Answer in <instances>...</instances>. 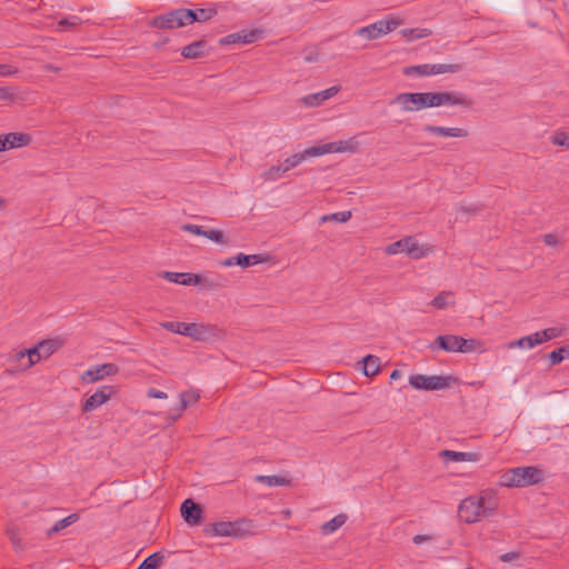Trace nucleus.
Returning a JSON list of instances; mask_svg holds the SVG:
<instances>
[{
    "label": "nucleus",
    "instance_id": "obj_1",
    "mask_svg": "<svg viewBox=\"0 0 569 569\" xmlns=\"http://www.w3.org/2000/svg\"><path fill=\"white\" fill-rule=\"evenodd\" d=\"M543 480V471L536 466L516 467L499 477V485L508 488H522Z\"/></svg>",
    "mask_w": 569,
    "mask_h": 569
},
{
    "label": "nucleus",
    "instance_id": "obj_2",
    "mask_svg": "<svg viewBox=\"0 0 569 569\" xmlns=\"http://www.w3.org/2000/svg\"><path fill=\"white\" fill-rule=\"evenodd\" d=\"M481 347V343L477 339H465L463 337L456 335H442L438 336L428 348L431 351L443 350L447 352H471Z\"/></svg>",
    "mask_w": 569,
    "mask_h": 569
},
{
    "label": "nucleus",
    "instance_id": "obj_3",
    "mask_svg": "<svg viewBox=\"0 0 569 569\" xmlns=\"http://www.w3.org/2000/svg\"><path fill=\"white\" fill-rule=\"evenodd\" d=\"M347 142L339 141V142H329L323 143L321 146H313L311 148L305 149L301 152L293 153L292 156L288 157L282 164H284V168H287V171L290 169L297 167L302 161H305L307 158L310 157H319L327 153H333V152H343L346 151Z\"/></svg>",
    "mask_w": 569,
    "mask_h": 569
},
{
    "label": "nucleus",
    "instance_id": "obj_4",
    "mask_svg": "<svg viewBox=\"0 0 569 569\" xmlns=\"http://www.w3.org/2000/svg\"><path fill=\"white\" fill-rule=\"evenodd\" d=\"M426 108L440 107L443 104H458L470 108L472 101L461 92H423Z\"/></svg>",
    "mask_w": 569,
    "mask_h": 569
},
{
    "label": "nucleus",
    "instance_id": "obj_5",
    "mask_svg": "<svg viewBox=\"0 0 569 569\" xmlns=\"http://www.w3.org/2000/svg\"><path fill=\"white\" fill-rule=\"evenodd\" d=\"M401 22L402 21L399 18L388 14L382 20H378L369 26L358 29L357 34L366 38L367 40H375L396 30Z\"/></svg>",
    "mask_w": 569,
    "mask_h": 569
},
{
    "label": "nucleus",
    "instance_id": "obj_6",
    "mask_svg": "<svg viewBox=\"0 0 569 569\" xmlns=\"http://www.w3.org/2000/svg\"><path fill=\"white\" fill-rule=\"evenodd\" d=\"M191 12L187 11V8L173 9L164 14L154 17L150 21V26L158 29H173L180 28L188 24V18L191 17Z\"/></svg>",
    "mask_w": 569,
    "mask_h": 569
},
{
    "label": "nucleus",
    "instance_id": "obj_7",
    "mask_svg": "<svg viewBox=\"0 0 569 569\" xmlns=\"http://www.w3.org/2000/svg\"><path fill=\"white\" fill-rule=\"evenodd\" d=\"M429 249L419 246L413 237H405L386 247L387 254L407 253L412 259H421L428 254Z\"/></svg>",
    "mask_w": 569,
    "mask_h": 569
},
{
    "label": "nucleus",
    "instance_id": "obj_8",
    "mask_svg": "<svg viewBox=\"0 0 569 569\" xmlns=\"http://www.w3.org/2000/svg\"><path fill=\"white\" fill-rule=\"evenodd\" d=\"M451 379V377L417 373L409 377V385L416 390H442L450 387Z\"/></svg>",
    "mask_w": 569,
    "mask_h": 569
},
{
    "label": "nucleus",
    "instance_id": "obj_9",
    "mask_svg": "<svg viewBox=\"0 0 569 569\" xmlns=\"http://www.w3.org/2000/svg\"><path fill=\"white\" fill-rule=\"evenodd\" d=\"M461 70V64L455 63V64H447V63H439V64H418V66H408L403 68V74L407 77L410 76H431V74H440V73H452L458 72Z\"/></svg>",
    "mask_w": 569,
    "mask_h": 569
},
{
    "label": "nucleus",
    "instance_id": "obj_10",
    "mask_svg": "<svg viewBox=\"0 0 569 569\" xmlns=\"http://www.w3.org/2000/svg\"><path fill=\"white\" fill-rule=\"evenodd\" d=\"M481 500L477 497H469L461 501L459 506V517L466 523L477 522L483 515Z\"/></svg>",
    "mask_w": 569,
    "mask_h": 569
},
{
    "label": "nucleus",
    "instance_id": "obj_11",
    "mask_svg": "<svg viewBox=\"0 0 569 569\" xmlns=\"http://www.w3.org/2000/svg\"><path fill=\"white\" fill-rule=\"evenodd\" d=\"M391 104H399L403 111H419L426 109L423 92H403L398 93Z\"/></svg>",
    "mask_w": 569,
    "mask_h": 569
},
{
    "label": "nucleus",
    "instance_id": "obj_12",
    "mask_svg": "<svg viewBox=\"0 0 569 569\" xmlns=\"http://www.w3.org/2000/svg\"><path fill=\"white\" fill-rule=\"evenodd\" d=\"M181 517L189 526H199L203 520L202 507L191 498L186 499L180 507Z\"/></svg>",
    "mask_w": 569,
    "mask_h": 569
},
{
    "label": "nucleus",
    "instance_id": "obj_13",
    "mask_svg": "<svg viewBox=\"0 0 569 569\" xmlns=\"http://www.w3.org/2000/svg\"><path fill=\"white\" fill-rule=\"evenodd\" d=\"M116 393L113 386H102L91 395L82 405L83 412H90L106 403Z\"/></svg>",
    "mask_w": 569,
    "mask_h": 569
},
{
    "label": "nucleus",
    "instance_id": "obj_14",
    "mask_svg": "<svg viewBox=\"0 0 569 569\" xmlns=\"http://www.w3.org/2000/svg\"><path fill=\"white\" fill-rule=\"evenodd\" d=\"M263 31L260 29H252V30H241L239 32L230 33L219 40V44L221 46H228V44H236V43H252L257 41L261 36Z\"/></svg>",
    "mask_w": 569,
    "mask_h": 569
},
{
    "label": "nucleus",
    "instance_id": "obj_15",
    "mask_svg": "<svg viewBox=\"0 0 569 569\" xmlns=\"http://www.w3.org/2000/svg\"><path fill=\"white\" fill-rule=\"evenodd\" d=\"M119 372V368L116 363H103L96 366L87 371H84L81 376V379L86 382H96L103 379L107 376H114Z\"/></svg>",
    "mask_w": 569,
    "mask_h": 569
},
{
    "label": "nucleus",
    "instance_id": "obj_16",
    "mask_svg": "<svg viewBox=\"0 0 569 569\" xmlns=\"http://www.w3.org/2000/svg\"><path fill=\"white\" fill-rule=\"evenodd\" d=\"M31 140V136L23 132H10L7 134H0V142L4 144V151L13 148L26 147L30 144Z\"/></svg>",
    "mask_w": 569,
    "mask_h": 569
},
{
    "label": "nucleus",
    "instance_id": "obj_17",
    "mask_svg": "<svg viewBox=\"0 0 569 569\" xmlns=\"http://www.w3.org/2000/svg\"><path fill=\"white\" fill-rule=\"evenodd\" d=\"M181 56L186 59H199L208 56L209 46L203 39L194 41L181 49Z\"/></svg>",
    "mask_w": 569,
    "mask_h": 569
},
{
    "label": "nucleus",
    "instance_id": "obj_18",
    "mask_svg": "<svg viewBox=\"0 0 569 569\" xmlns=\"http://www.w3.org/2000/svg\"><path fill=\"white\" fill-rule=\"evenodd\" d=\"M423 130L430 134L451 138H466L469 134L468 130L463 128H446L435 124H426Z\"/></svg>",
    "mask_w": 569,
    "mask_h": 569
},
{
    "label": "nucleus",
    "instance_id": "obj_19",
    "mask_svg": "<svg viewBox=\"0 0 569 569\" xmlns=\"http://www.w3.org/2000/svg\"><path fill=\"white\" fill-rule=\"evenodd\" d=\"M212 328L201 323L191 322L187 326L186 337H190L197 341H206L210 338Z\"/></svg>",
    "mask_w": 569,
    "mask_h": 569
},
{
    "label": "nucleus",
    "instance_id": "obj_20",
    "mask_svg": "<svg viewBox=\"0 0 569 569\" xmlns=\"http://www.w3.org/2000/svg\"><path fill=\"white\" fill-rule=\"evenodd\" d=\"M232 521H218L204 527L203 532L209 536L232 537Z\"/></svg>",
    "mask_w": 569,
    "mask_h": 569
},
{
    "label": "nucleus",
    "instance_id": "obj_21",
    "mask_svg": "<svg viewBox=\"0 0 569 569\" xmlns=\"http://www.w3.org/2000/svg\"><path fill=\"white\" fill-rule=\"evenodd\" d=\"M339 88L333 86L320 92L306 96L302 98V101L309 107H317L321 104L323 101L337 94Z\"/></svg>",
    "mask_w": 569,
    "mask_h": 569
},
{
    "label": "nucleus",
    "instance_id": "obj_22",
    "mask_svg": "<svg viewBox=\"0 0 569 569\" xmlns=\"http://www.w3.org/2000/svg\"><path fill=\"white\" fill-rule=\"evenodd\" d=\"M440 457H442L447 461H452V462H460V461L476 462L480 459V453H478V452H461V451H453V450H442L440 452Z\"/></svg>",
    "mask_w": 569,
    "mask_h": 569
},
{
    "label": "nucleus",
    "instance_id": "obj_23",
    "mask_svg": "<svg viewBox=\"0 0 569 569\" xmlns=\"http://www.w3.org/2000/svg\"><path fill=\"white\" fill-rule=\"evenodd\" d=\"M232 526H233L232 537L244 538L247 536L254 535V532H253L254 525H253L252 520H250V519L239 518L236 521H232Z\"/></svg>",
    "mask_w": 569,
    "mask_h": 569
},
{
    "label": "nucleus",
    "instance_id": "obj_24",
    "mask_svg": "<svg viewBox=\"0 0 569 569\" xmlns=\"http://www.w3.org/2000/svg\"><path fill=\"white\" fill-rule=\"evenodd\" d=\"M200 399V395L196 390L184 391L180 393V403L177 412L171 416L172 421H176L186 410L189 403H196Z\"/></svg>",
    "mask_w": 569,
    "mask_h": 569
},
{
    "label": "nucleus",
    "instance_id": "obj_25",
    "mask_svg": "<svg viewBox=\"0 0 569 569\" xmlns=\"http://www.w3.org/2000/svg\"><path fill=\"white\" fill-rule=\"evenodd\" d=\"M234 259H236V264H238L242 268H248L250 266L266 262V261L270 260V257L261 254V253L244 254V253L240 252L234 256Z\"/></svg>",
    "mask_w": 569,
    "mask_h": 569
},
{
    "label": "nucleus",
    "instance_id": "obj_26",
    "mask_svg": "<svg viewBox=\"0 0 569 569\" xmlns=\"http://www.w3.org/2000/svg\"><path fill=\"white\" fill-rule=\"evenodd\" d=\"M362 373L366 377H373L380 371V358L373 355H367L360 361Z\"/></svg>",
    "mask_w": 569,
    "mask_h": 569
},
{
    "label": "nucleus",
    "instance_id": "obj_27",
    "mask_svg": "<svg viewBox=\"0 0 569 569\" xmlns=\"http://www.w3.org/2000/svg\"><path fill=\"white\" fill-rule=\"evenodd\" d=\"M79 520L78 513H70L63 519L58 520L51 528L47 530V537L51 538L56 533L60 532L61 530L66 529L67 527L76 523Z\"/></svg>",
    "mask_w": 569,
    "mask_h": 569
},
{
    "label": "nucleus",
    "instance_id": "obj_28",
    "mask_svg": "<svg viewBox=\"0 0 569 569\" xmlns=\"http://www.w3.org/2000/svg\"><path fill=\"white\" fill-rule=\"evenodd\" d=\"M187 11H190L192 14L188 18V24L193 22H204L210 20L212 17L217 14V10L213 8H202V9H187Z\"/></svg>",
    "mask_w": 569,
    "mask_h": 569
},
{
    "label": "nucleus",
    "instance_id": "obj_29",
    "mask_svg": "<svg viewBox=\"0 0 569 569\" xmlns=\"http://www.w3.org/2000/svg\"><path fill=\"white\" fill-rule=\"evenodd\" d=\"M541 343L539 339V332L532 333L530 336L522 337L518 340L511 341L508 343L509 349L513 348H533Z\"/></svg>",
    "mask_w": 569,
    "mask_h": 569
},
{
    "label": "nucleus",
    "instance_id": "obj_30",
    "mask_svg": "<svg viewBox=\"0 0 569 569\" xmlns=\"http://www.w3.org/2000/svg\"><path fill=\"white\" fill-rule=\"evenodd\" d=\"M347 521V516L345 513L337 515L331 520L325 522L321 526V532L323 535H330L338 530L341 526H343Z\"/></svg>",
    "mask_w": 569,
    "mask_h": 569
},
{
    "label": "nucleus",
    "instance_id": "obj_31",
    "mask_svg": "<svg viewBox=\"0 0 569 569\" xmlns=\"http://www.w3.org/2000/svg\"><path fill=\"white\" fill-rule=\"evenodd\" d=\"M401 36L407 39V41H413L422 38H427L432 34V31L427 28H411V29H402L400 31Z\"/></svg>",
    "mask_w": 569,
    "mask_h": 569
},
{
    "label": "nucleus",
    "instance_id": "obj_32",
    "mask_svg": "<svg viewBox=\"0 0 569 569\" xmlns=\"http://www.w3.org/2000/svg\"><path fill=\"white\" fill-rule=\"evenodd\" d=\"M61 341L58 339H46L39 342V348L43 358H48L54 353L61 347Z\"/></svg>",
    "mask_w": 569,
    "mask_h": 569
},
{
    "label": "nucleus",
    "instance_id": "obj_33",
    "mask_svg": "<svg viewBox=\"0 0 569 569\" xmlns=\"http://www.w3.org/2000/svg\"><path fill=\"white\" fill-rule=\"evenodd\" d=\"M26 355L28 356V360L23 366H21L22 370L31 368L43 358L39 343L32 348L26 349Z\"/></svg>",
    "mask_w": 569,
    "mask_h": 569
},
{
    "label": "nucleus",
    "instance_id": "obj_34",
    "mask_svg": "<svg viewBox=\"0 0 569 569\" xmlns=\"http://www.w3.org/2000/svg\"><path fill=\"white\" fill-rule=\"evenodd\" d=\"M164 557L160 551L153 552L148 556L137 569H158V567L162 563Z\"/></svg>",
    "mask_w": 569,
    "mask_h": 569
},
{
    "label": "nucleus",
    "instance_id": "obj_35",
    "mask_svg": "<svg viewBox=\"0 0 569 569\" xmlns=\"http://www.w3.org/2000/svg\"><path fill=\"white\" fill-rule=\"evenodd\" d=\"M7 537L13 545L16 550L22 549L20 529L16 525H9L6 529Z\"/></svg>",
    "mask_w": 569,
    "mask_h": 569
},
{
    "label": "nucleus",
    "instance_id": "obj_36",
    "mask_svg": "<svg viewBox=\"0 0 569 569\" xmlns=\"http://www.w3.org/2000/svg\"><path fill=\"white\" fill-rule=\"evenodd\" d=\"M286 172L287 168H284V164L280 163L278 166L270 167L261 174V177L264 181H274Z\"/></svg>",
    "mask_w": 569,
    "mask_h": 569
},
{
    "label": "nucleus",
    "instance_id": "obj_37",
    "mask_svg": "<svg viewBox=\"0 0 569 569\" xmlns=\"http://www.w3.org/2000/svg\"><path fill=\"white\" fill-rule=\"evenodd\" d=\"M256 479L258 482L268 485L270 487L286 486L290 482V480L281 476H258Z\"/></svg>",
    "mask_w": 569,
    "mask_h": 569
},
{
    "label": "nucleus",
    "instance_id": "obj_38",
    "mask_svg": "<svg viewBox=\"0 0 569 569\" xmlns=\"http://www.w3.org/2000/svg\"><path fill=\"white\" fill-rule=\"evenodd\" d=\"M478 499L481 500V506H482L481 509H483L482 517H487L489 515H492L497 510L498 502H497V499L495 497H491V496L483 497V496H481Z\"/></svg>",
    "mask_w": 569,
    "mask_h": 569
},
{
    "label": "nucleus",
    "instance_id": "obj_39",
    "mask_svg": "<svg viewBox=\"0 0 569 569\" xmlns=\"http://www.w3.org/2000/svg\"><path fill=\"white\" fill-rule=\"evenodd\" d=\"M563 333H565L563 328L551 327V328H547V329L542 330L541 332H539V339L541 340V343H542L545 341H549L551 339L561 337V336H563Z\"/></svg>",
    "mask_w": 569,
    "mask_h": 569
},
{
    "label": "nucleus",
    "instance_id": "obj_40",
    "mask_svg": "<svg viewBox=\"0 0 569 569\" xmlns=\"http://www.w3.org/2000/svg\"><path fill=\"white\" fill-rule=\"evenodd\" d=\"M160 326L168 331L184 336L188 323L180 321H166L161 322Z\"/></svg>",
    "mask_w": 569,
    "mask_h": 569
},
{
    "label": "nucleus",
    "instance_id": "obj_41",
    "mask_svg": "<svg viewBox=\"0 0 569 569\" xmlns=\"http://www.w3.org/2000/svg\"><path fill=\"white\" fill-rule=\"evenodd\" d=\"M18 99H21L20 94L12 87H1L0 88V100L13 103Z\"/></svg>",
    "mask_w": 569,
    "mask_h": 569
},
{
    "label": "nucleus",
    "instance_id": "obj_42",
    "mask_svg": "<svg viewBox=\"0 0 569 569\" xmlns=\"http://www.w3.org/2000/svg\"><path fill=\"white\" fill-rule=\"evenodd\" d=\"M550 140L555 146L569 148V132L558 131L550 138Z\"/></svg>",
    "mask_w": 569,
    "mask_h": 569
},
{
    "label": "nucleus",
    "instance_id": "obj_43",
    "mask_svg": "<svg viewBox=\"0 0 569 569\" xmlns=\"http://www.w3.org/2000/svg\"><path fill=\"white\" fill-rule=\"evenodd\" d=\"M186 272H172V271H164L161 277L170 282H173V283H179V284H184V279H187V277L184 276Z\"/></svg>",
    "mask_w": 569,
    "mask_h": 569
},
{
    "label": "nucleus",
    "instance_id": "obj_44",
    "mask_svg": "<svg viewBox=\"0 0 569 569\" xmlns=\"http://www.w3.org/2000/svg\"><path fill=\"white\" fill-rule=\"evenodd\" d=\"M204 237L214 242L228 243V240L224 238V234L221 230H217V229L206 230Z\"/></svg>",
    "mask_w": 569,
    "mask_h": 569
},
{
    "label": "nucleus",
    "instance_id": "obj_45",
    "mask_svg": "<svg viewBox=\"0 0 569 569\" xmlns=\"http://www.w3.org/2000/svg\"><path fill=\"white\" fill-rule=\"evenodd\" d=\"M351 218L350 211H339L331 216H323L322 221L335 220L337 222H347Z\"/></svg>",
    "mask_w": 569,
    "mask_h": 569
},
{
    "label": "nucleus",
    "instance_id": "obj_46",
    "mask_svg": "<svg viewBox=\"0 0 569 569\" xmlns=\"http://www.w3.org/2000/svg\"><path fill=\"white\" fill-rule=\"evenodd\" d=\"M449 292L442 291L438 296H436L432 301L431 306H433L437 309H443L447 307V298L449 297Z\"/></svg>",
    "mask_w": 569,
    "mask_h": 569
},
{
    "label": "nucleus",
    "instance_id": "obj_47",
    "mask_svg": "<svg viewBox=\"0 0 569 569\" xmlns=\"http://www.w3.org/2000/svg\"><path fill=\"white\" fill-rule=\"evenodd\" d=\"M184 276L187 277V279L183 278L182 280L184 286H198L203 282L202 277L198 273L186 272Z\"/></svg>",
    "mask_w": 569,
    "mask_h": 569
},
{
    "label": "nucleus",
    "instance_id": "obj_48",
    "mask_svg": "<svg viewBox=\"0 0 569 569\" xmlns=\"http://www.w3.org/2000/svg\"><path fill=\"white\" fill-rule=\"evenodd\" d=\"M548 358L550 360V366L559 365L565 359L563 350L558 348L551 351L548 355Z\"/></svg>",
    "mask_w": 569,
    "mask_h": 569
},
{
    "label": "nucleus",
    "instance_id": "obj_49",
    "mask_svg": "<svg viewBox=\"0 0 569 569\" xmlns=\"http://www.w3.org/2000/svg\"><path fill=\"white\" fill-rule=\"evenodd\" d=\"M81 23V19L77 16H72L70 18H64V19H61L58 24L60 27H68V28H73V27H77L78 24Z\"/></svg>",
    "mask_w": 569,
    "mask_h": 569
},
{
    "label": "nucleus",
    "instance_id": "obj_50",
    "mask_svg": "<svg viewBox=\"0 0 569 569\" xmlns=\"http://www.w3.org/2000/svg\"><path fill=\"white\" fill-rule=\"evenodd\" d=\"M182 230L191 232L196 236H202V237H204V233H206V230H203L201 226L191 224V223L183 224Z\"/></svg>",
    "mask_w": 569,
    "mask_h": 569
},
{
    "label": "nucleus",
    "instance_id": "obj_51",
    "mask_svg": "<svg viewBox=\"0 0 569 569\" xmlns=\"http://www.w3.org/2000/svg\"><path fill=\"white\" fill-rule=\"evenodd\" d=\"M543 242L546 246L555 247L559 243V240L555 233H546L543 236Z\"/></svg>",
    "mask_w": 569,
    "mask_h": 569
},
{
    "label": "nucleus",
    "instance_id": "obj_52",
    "mask_svg": "<svg viewBox=\"0 0 569 569\" xmlns=\"http://www.w3.org/2000/svg\"><path fill=\"white\" fill-rule=\"evenodd\" d=\"M149 398H156V399H166L168 396L166 392L158 390L156 388H150L147 392Z\"/></svg>",
    "mask_w": 569,
    "mask_h": 569
},
{
    "label": "nucleus",
    "instance_id": "obj_53",
    "mask_svg": "<svg viewBox=\"0 0 569 569\" xmlns=\"http://www.w3.org/2000/svg\"><path fill=\"white\" fill-rule=\"evenodd\" d=\"M433 537L430 536V535H416L413 538H412V541L415 545H420L425 541H430Z\"/></svg>",
    "mask_w": 569,
    "mask_h": 569
},
{
    "label": "nucleus",
    "instance_id": "obj_54",
    "mask_svg": "<svg viewBox=\"0 0 569 569\" xmlns=\"http://www.w3.org/2000/svg\"><path fill=\"white\" fill-rule=\"evenodd\" d=\"M24 358H28V356L26 355V349L24 350H20L18 352H16L14 355H12L10 360L14 361V362H20Z\"/></svg>",
    "mask_w": 569,
    "mask_h": 569
},
{
    "label": "nucleus",
    "instance_id": "obj_55",
    "mask_svg": "<svg viewBox=\"0 0 569 569\" xmlns=\"http://www.w3.org/2000/svg\"><path fill=\"white\" fill-rule=\"evenodd\" d=\"M16 72H17V70L12 69L8 64H0V76H8V74L16 73Z\"/></svg>",
    "mask_w": 569,
    "mask_h": 569
},
{
    "label": "nucleus",
    "instance_id": "obj_56",
    "mask_svg": "<svg viewBox=\"0 0 569 569\" xmlns=\"http://www.w3.org/2000/svg\"><path fill=\"white\" fill-rule=\"evenodd\" d=\"M220 264L222 267H231V266H234L236 264V259H234V256L233 257H230L223 261L220 262Z\"/></svg>",
    "mask_w": 569,
    "mask_h": 569
},
{
    "label": "nucleus",
    "instance_id": "obj_57",
    "mask_svg": "<svg viewBox=\"0 0 569 569\" xmlns=\"http://www.w3.org/2000/svg\"><path fill=\"white\" fill-rule=\"evenodd\" d=\"M517 557H518V555H517V553H513V552H507V553L502 555V556L500 557V559H501L502 561H509V560L515 559V558H517Z\"/></svg>",
    "mask_w": 569,
    "mask_h": 569
},
{
    "label": "nucleus",
    "instance_id": "obj_58",
    "mask_svg": "<svg viewBox=\"0 0 569 569\" xmlns=\"http://www.w3.org/2000/svg\"><path fill=\"white\" fill-rule=\"evenodd\" d=\"M402 376V372L399 370V369H395L391 373H390V380L393 381V380H398L400 379Z\"/></svg>",
    "mask_w": 569,
    "mask_h": 569
},
{
    "label": "nucleus",
    "instance_id": "obj_59",
    "mask_svg": "<svg viewBox=\"0 0 569 569\" xmlns=\"http://www.w3.org/2000/svg\"><path fill=\"white\" fill-rule=\"evenodd\" d=\"M559 349L563 350L565 358H569V345L560 347Z\"/></svg>",
    "mask_w": 569,
    "mask_h": 569
},
{
    "label": "nucleus",
    "instance_id": "obj_60",
    "mask_svg": "<svg viewBox=\"0 0 569 569\" xmlns=\"http://www.w3.org/2000/svg\"><path fill=\"white\" fill-rule=\"evenodd\" d=\"M317 57H318V54H316V56H309V57H306L305 59H306V61H308V62H312V61H316V60H317Z\"/></svg>",
    "mask_w": 569,
    "mask_h": 569
},
{
    "label": "nucleus",
    "instance_id": "obj_61",
    "mask_svg": "<svg viewBox=\"0 0 569 569\" xmlns=\"http://www.w3.org/2000/svg\"><path fill=\"white\" fill-rule=\"evenodd\" d=\"M6 206V200L0 197V208H3Z\"/></svg>",
    "mask_w": 569,
    "mask_h": 569
},
{
    "label": "nucleus",
    "instance_id": "obj_62",
    "mask_svg": "<svg viewBox=\"0 0 569 569\" xmlns=\"http://www.w3.org/2000/svg\"><path fill=\"white\" fill-rule=\"evenodd\" d=\"M290 513H291V512H290V510H289V509H287V510L284 511V516H286V517H289V516H290Z\"/></svg>",
    "mask_w": 569,
    "mask_h": 569
},
{
    "label": "nucleus",
    "instance_id": "obj_63",
    "mask_svg": "<svg viewBox=\"0 0 569 569\" xmlns=\"http://www.w3.org/2000/svg\"><path fill=\"white\" fill-rule=\"evenodd\" d=\"M0 151H4V144L0 142Z\"/></svg>",
    "mask_w": 569,
    "mask_h": 569
},
{
    "label": "nucleus",
    "instance_id": "obj_64",
    "mask_svg": "<svg viewBox=\"0 0 569 569\" xmlns=\"http://www.w3.org/2000/svg\"><path fill=\"white\" fill-rule=\"evenodd\" d=\"M14 371L13 370H10V369H7L6 370V373H13Z\"/></svg>",
    "mask_w": 569,
    "mask_h": 569
}]
</instances>
